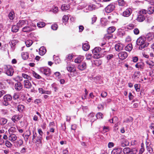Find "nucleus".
<instances>
[{"mask_svg": "<svg viewBox=\"0 0 154 154\" xmlns=\"http://www.w3.org/2000/svg\"><path fill=\"white\" fill-rule=\"evenodd\" d=\"M147 12V10H146L145 9H143L140 11L139 12V14H140L141 15H143L145 14H146Z\"/></svg>", "mask_w": 154, "mask_h": 154, "instance_id": "603ef678", "label": "nucleus"}, {"mask_svg": "<svg viewBox=\"0 0 154 154\" xmlns=\"http://www.w3.org/2000/svg\"><path fill=\"white\" fill-rule=\"evenodd\" d=\"M145 38L148 42L151 43L153 42L152 40L154 39V36L152 34L149 33L146 35Z\"/></svg>", "mask_w": 154, "mask_h": 154, "instance_id": "ddd939ff", "label": "nucleus"}, {"mask_svg": "<svg viewBox=\"0 0 154 154\" xmlns=\"http://www.w3.org/2000/svg\"><path fill=\"white\" fill-rule=\"evenodd\" d=\"M41 72L47 76H49L51 74L50 69L48 68L43 67L40 69Z\"/></svg>", "mask_w": 154, "mask_h": 154, "instance_id": "39448f33", "label": "nucleus"}, {"mask_svg": "<svg viewBox=\"0 0 154 154\" xmlns=\"http://www.w3.org/2000/svg\"><path fill=\"white\" fill-rule=\"evenodd\" d=\"M140 72L139 71H136L134 74V78H139L140 75Z\"/></svg>", "mask_w": 154, "mask_h": 154, "instance_id": "49530a36", "label": "nucleus"}, {"mask_svg": "<svg viewBox=\"0 0 154 154\" xmlns=\"http://www.w3.org/2000/svg\"><path fill=\"white\" fill-rule=\"evenodd\" d=\"M58 27V26L56 24H54L52 25L51 26V29L53 30H56Z\"/></svg>", "mask_w": 154, "mask_h": 154, "instance_id": "5fc2aeb1", "label": "nucleus"}, {"mask_svg": "<svg viewBox=\"0 0 154 154\" xmlns=\"http://www.w3.org/2000/svg\"><path fill=\"white\" fill-rule=\"evenodd\" d=\"M131 13V9L130 8H128L123 12L122 15L125 17H128L130 16Z\"/></svg>", "mask_w": 154, "mask_h": 154, "instance_id": "9d476101", "label": "nucleus"}, {"mask_svg": "<svg viewBox=\"0 0 154 154\" xmlns=\"http://www.w3.org/2000/svg\"><path fill=\"white\" fill-rule=\"evenodd\" d=\"M146 148L150 154H152V153L153 150L150 144H149V143H146Z\"/></svg>", "mask_w": 154, "mask_h": 154, "instance_id": "b1692460", "label": "nucleus"}, {"mask_svg": "<svg viewBox=\"0 0 154 154\" xmlns=\"http://www.w3.org/2000/svg\"><path fill=\"white\" fill-rule=\"evenodd\" d=\"M134 87L137 91H140V86L139 84H135L134 85Z\"/></svg>", "mask_w": 154, "mask_h": 154, "instance_id": "6e6d98bb", "label": "nucleus"}, {"mask_svg": "<svg viewBox=\"0 0 154 154\" xmlns=\"http://www.w3.org/2000/svg\"><path fill=\"white\" fill-rule=\"evenodd\" d=\"M19 27L17 25H13L11 28V31L13 32H18L19 30Z\"/></svg>", "mask_w": 154, "mask_h": 154, "instance_id": "c756f323", "label": "nucleus"}, {"mask_svg": "<svg viewBox=\"0 0 154 154\" xmlns=\"http://www.w3.org/2000/svg\"><path fill=\"white\" fill-rule=\"evenodd\" d=\"M31 133L30 130L29 129L26 131L23 134V136L25 139V140L26 141L28 140L29 137L31 135Z\"/></svg>", "mask_w": 154, "mask_h": 154, "instance_id": "f8f14e48", "label": "nucleus"}, {"mask_svg": "<svg viewBox=\"0 0 154 154\" xmlns=\"http://www.w3.org/2000/svg\"><path fill=\"white\" fill-rule=\"evenodd\" d=\"M8 139L11 141H15L17 138L16 135L14 134H11L8 136Z\"/></svg>", "mask_w": 154, "mask_h": 154, "instance_id": "4be33fe9", "label": "nucleus"}, {"mask_svg": "<svg viewBox=\"0 0 154 154\" xmlns=\"http://www.w3.org/2000/svg\"><path fill=\"white\" fill-rule=\"evenodd\" d=\"M123 152L125 154H136L137 150L135 148L125 147L123 149Z\"/></svg>", "mask_w": 154, "mask_h": 154, "instance_id": "f03ea898", "label": "nucleus"}, {"mask_svg": "<svg viewBox=\"0 0 154 154\" xmlns=\"http://www.w3.org/2000/svg\"><path fill=\"white\" fill-rule=\"evenodd\" d=\"M119 58L121 60L125 59L128 56V54L126 52H121L118 54Z\"/></svg>", "mask_w": 154, "mask_h": 154, "instance_id": "1a4fd4ad", "label": "nucleus"}, {"mask_svg": "<svg viewBox=\"0 0 154 154\" xmlns=\"http://www.w3.org/2000/svg\"><path fill=\"white\" fill-rule=\"evenodd\" d=\"M107 95V93L105 91H103L102 92L101 94V96L103 98L106 97Z\"/></svg>", "mask_w": 154, "mask_h": 154, "instance_id": "13d9d810", "label": "nucleus"}, {"mask_svg": "<svg viewBox=\"0 0 154 154\" xmlns=\"http://www.w3.org/2000/svg\"><path fill=\"white\" fill-rule=\"evenodd\" d=\"M95 114L94 113H91L88 115V118L91 120V122H93L95 119H93V118L94 117Z\"/></svg>", "mask_w": 154, "mask_h": 154, "instance_id": "4c0bfd02", "label": "nucleus"}, {"mask_svg": "<svg viewBox=\"0 0 154 154\" xmlns=\"http://www.w3.org/2000/svg\"><path fill=\"white\" fill-rule=\"evenodd\" d=\"M103 117V115L101 112H98L96 116V117L97 119H102Z\"/></svg>", "mask_w": 154, "mask_h": 154, "instance_id": "8fccbe9b", "label": "nucleus"}, {"mask_svg": "<svg viewBox=\"0 0 154 154\" xmlns=\"http://www.w3.org/2000/svg\"><path fill=\"white\" fill-rule=\"evenodd\" d=\"M139 29L137 28L135 29L134 30V32L135 34V35H138L139 33Z\"/></svg>", "mask_w": 154, "mask_h": 154, "instance_id": "e2e57ef3", "label": "nucleus"}, {"mask_svg": "<svg viewBox=\"0 0 154 154\" xmlns=\"http://www.w3.org/2000/svg\"><path fill=\"white\" fill-rule=\"evenodd\" d=\"M17 42V40L13 39L9 43L10 44L11 47L14 49V47Z\"/></svg>", "mask_w": 154, "mask_h": 154, "instance_id": "c9c22d12", "label": "nucleus"}, {"mask_svg": "<svg viewBox=\"0 0 154 154\" xmlns=\"http://www.w3.org/2000/svg\"><path fill=\"white\" fill-rule=\"evenodd\" d=\"M4 100L6 101H11L12 99V97L9 94H7L5 95L3 97Z\"/></svg>", "mask_w": 154, "mask_h": 154, "instance_id": "2f4dec72", "label": "nucleus"}, {"mask_svg": "<svg viewBox=\"0 0 154 154\" xmlns=\"http://www.w3.org/2000/svg\"><path fill=\"white\" fill-rule=\"evenodd\" d=\"M69 6L68 5L64 4L62 6L61 9L63 11H65L69 9Z\"/></svg>", "mask_w": 154, "mask_h": 154, "instance_id": "72a5a7b5", "label": "nucleus"}, {"mask_svg": "<svg viewBox=\"0 0 154 154\" xmlns=\"http://www.w3.org/2000/svg\"><path fill=\"white\" fill-rule=\"evenodd\" d=\"M145 19V17L143 15H141L138 14V17L137 18V20L139 22L143 21Z\"/></svg>", "mask_w": 154, "mask_h": 154, "instance_id": "412c9836", "label": "nucleus"}, {"mask_svg": "<svg viewBox=\"0 0 154 154\" xmlns=\"http://www.w3.org/2000/svg\"><path fill=\"white\" fill-rule=\"evenodd\" d=\"M132 45L131 44H128L125 48V50L128 51H131L132 50Z\"/></svg>", "mask_w": 154, "mask_h": 154, "instance_id": "ea45409f", "label": "nucleus"}, {"mask_svg": "<svg viewBox=\"0 0 154 154\" xmlns=\"http://www.w3.org/2000/svg\"><path fill=\"white\" fill-rule=\"evenodd\" d=\"M115 49L116 51H119L123 50L124 46L122 44L117 43L115 45Z\"/></svg>", "mask_w": 154, "mask_h": 154, "instance_id": "f3484780", "label": "nucleus"}, {"mask_svg": "<svg viewBox=\"0 0 154 154\" xmlns=\"http://www.w3.org/2000/svg\"><path fill=\"white\" fill-rule=\"evenodd\" d=\"M122 152V149L117 148L113 149L111 152L112 154H120Z\"/></svg>", "mask_w": 154, "mask_h": 154, "instance_id": "5701e85b", "label": "nucleus"}, {"mask_svg": "<svg viewBox=\"0 0 154 154\" xmlns=\"http://www.w3.org/2000/svg\"><path fill=\"white\" fill-rule=\"evenodd\" d=\"M115 8V6L113 5H109L105 8V11L107 13H110Z\"/></svg>", "mask_w": 154, "mask_h": 154, "instance_id": "6e6552de", "label": "nucleus"}, {"mask_svg": "<svg viewBox=\"0 0 154 154\" xmlns=\"http://www.w3.org/2000/svg\"><path fill=\"white\" fill-rule=\"evenodd\" d=\"M69 17L67 15H65L63 17V22L66 23L68 20Z\"/></svg>", "mask_w": 154, "mask_h": 154, "instance_id": "3c124183", "label": "nucleus"}, {"mask_svg": "<svg viewBox=\"0 0 154 154\" xmlns=\"http://www.w3.org/2000/svg\"><path fill=\"white\" fill-rule=\"evenodd\" d=\"M67 69L68 71L70 72H74L76 70V68L75 67L70 65L67 66Z\"/></svg>", "mask_w": 154, "mask_h": 154, "instance_id": "bb28decb", "label": "nucleus"}, {"mask_svg": "<svg viewBox=\"0 0 154 154\" xmlns=\"http://www.w3.org/2000/svg\"><path fill=\"white\" fill-rule=\"evenodd\" d=\"M19 28H21L23 27L26 25L28 24V22L26 20H20L17 23Z\"/></svg>", "mask_w": 154, "mask_h": 154, "instance_id": "423d86ee", "label": "nucleus"}, {"mask_svg": "<svg viewBox=\"0 0 154 154\" xmlns=\"http://www.w3.org/2000/svg\"><path fill=\"white\" fill-rule=\"evenodd\" d=\"M15 89L17 91L20 90L23 88L22 85L20 82L15 83L14 86Z\"/></svg>", "mask_w": 154, "mask_h": 154, "instance_id": "6ab92c4d", "label": "nucleus"}, {"mask_svg": "<svg viewBox=\"0 0 154 154\" xmlns=\"http://www.w3.org/2000/svg\"><path fill=\"white\" fill-rule=\"evenodd\" d=\"M32 74L33 76L35 78L38 79H40L41 78V76L35 72L33 71L32 72Z\"/></svg>", "mask_w": 154, "mask_h": 154, "instance_id": "09e8293b", "label": "nucleus"}, {"mask_svg": "<svg viewBox=\"0 0 154 154\" xmlns=\"http://www.w3.org/2000/svg\"><path fill=\"white\" fill-rule=\"evenodd\" d=\"M52 87L54 89L55 92H56L58 90V88L57 87V86L55 84H53L52 85Z\"/></svg>", "mask_w": 154, "mask_h": 154, "instance_id": "338daca9", "label": "nucleus"}, {"mask_svg": "<svg viewBox=\"0 0 154 154\" xmlns=\"http://www.w3.org/2000/svg\"><path fill=\"white\" fill-rule=\"evenodd\" d=\"M114 146V143L112 142H109L108 145V147L109 148H111L113 147Z\"/></svg>", "mask_w": 154, "mask_h": 154, "instance_id": "69168bd1", "label": "nucleus"}, {"mask_svg": "<svg viewBox=\"0 0 154 154\" xmlns=\"http://www.w3.org/2000/svg\"><path fill=\"white\" fill-rule=\"evenodd\" d=\"M4 69L7 75L11 76L13 75L14 70L11 66L10 65L6 66L5 67Z\"/></svg>", "mask_w": 154, "mask_h": 154, "instance_id": "7ed1b4c3", "label": "nucleus"}, {"mask_svg": "<svg viewBox=\"0 0 154 154\" xmlns=\"http://www.w3.org/2000/svg\"><path fill=\"white\" fill-rule=\"evenodd\" d=\"M37 136V133L36 132H34L33 131V135H32V140L33 141H35V138Z\"/></svg>", "mask_w": 154, "mask_h": 154, "instance_id": "680f3d73", "label": "nucleus"}, {"mask_svg": "<svg viewBox=\"0 0 154 154\" xmlns=\"http://www.w3.org/2000/svg\"><path fill=\"white\" fill-rule=\"evenodd\" d=\"M104 103L102 104H100L98 106L97 108L98 109H103L104 106Z\"/></svg>", "mask_w": 154, "mask_h": 154, "instance_id": "052dcab7", "label": "nucleus"}, {"mask_svg": "<svg viewBox=\"0 0 154 154\" xmlns=\"http://www.w3.org/2000/svg\"><path fill=\"white\" fill-rule=\"evenodd\" d=\"M144 63L142 62L138 63L135 65V67L139 69H143L144 67Z\"/></svg>", "mask_w": 154, "mask_h": 154, "instance_id": "f704fd0d", "label": "nucleus"}, {"mask_svg": "<svg viewBox=\"0 0 154 154\" xmlns=\"http://www.w3.org/2000/svg\"><path fill=\"white\" fill-rule=\"evenodd\" d=\"M25 43L27 47H29L32 44L33 42L32 40H27L26 41Z\"/></svg>", "mask_w": 154, "mask_h": 154, "instance_id": "79ce46f5", "label": "nucleus"}, {"mask_svg": "<svg viewBox=\"0 0 154 154\" xmlns=\"http://www.w3.org/2000/svg\"><path fill=\"white\" fill-rule=\"evenodd\" d=\"M101 48L99 47L95 48L92 51V52L94 54V58L96 59H97L100 58L101 55L100 54L99 52L101 51Z\"/></svg>", "mask_w": 154, "mask_h": 154, "instance_id": "20e7f679", "label": "nucleus"}, {"mask_svg": "<svg viewBox=\"0 0 154 154\" xmlns=\"http://www.w3.org/2000/svg\"><path fill=\"white\" fill-rule=\"evenodd\" d=\"M146 63L149 66V67L152 68L154 67V62L152 61L147 60L146 61Z\"/></svg>", "mask_w": 154, "mask_h": 154, "instance_id": "a878e982", "label": "nucleus"}, {"mask_svg": "<svg viewBox=\"0 0 154 154\" xmlns=\"http://www.w3.org/2000/svg\"><path fill=\"white\" fill-rule=\"evenodd\" d=\"M29 80H26L24 81V87L26 88L30 89L32 87V85Z\"/></svg>", "mask_w": 154, "mask_h": 154, "instance_id": "4468645a", "label": "nucleus"}, {"mask_svg": "<svg viewBox=\"0 0 154 154\" xmlns=\"http://www.w3.org/2000/svg\"><path fill=\"white\" fill-rule=\"evenodd\" d=\"M13 98L14 100H16L19 98L18 95L17 94L15 93L13 96Z\"/></svg>", "mask_w": 154, "mask_h": 154, "instance_id": "0e129e2a", "label": "nucleus"}, {"mask_svg": "<svg viewBox=\"0 0 154 154\" xmlns=\"http://www.w3.org/2000/svg\"><path fill=\"white\" fill-rule=\"evenodd\" d=\"M23 117L22 115H15L13 116L11 118L12 121L14 123L18 121Z\"/></svg>", "mask_w": 154, "mask_h": 154, "instance_id": "0eeeda50", "label": "nucleus"}, {"mask_svg": "<svg viewBox=\"0 0 154 154\" xmlns=\"http://www.w3.org/2000/svg\"><path fill=\"white\" fill-rule=\"evenodd\" d=\"M147 12L149 14H152L154 11V7L153 6L149 7L147 9Z\"/></svg>", "mask_w": 154, "mask_h": 154, "instance_id": "58836bf2", "label": "nucleus"}, {"mask_svg": "<svg viewBox=\"0 0 154 154\" xmlns=\"http://www.w3.org/2000/svg\"><path fill=\"white\" fill-rule=\"evenodd\" d=\"M116 29V28L113 26L109 27L107 29V32L109 34L113 32Z\"/></svg>", "mask_w": 154, "mask_h": 154, "instance_id": "473e14b6", "label": "nucleus"}, {"mask_svg": "<svg viewBox=\"0 0 154 154\" xmlns=\"http://www.w3.org/2000/svg\"><path fill=\"white\" fill-rule=\"evenodd\" d=\"M90 48V46L88 43L83 44L82 48L85 51L88 50Z\"/></svg>", "mask_w": 154, "mask_h": 154, "instance_id": "7c9ffc66", "label": "nucleus"}, {"mask_svg": "<svg viewBox=\"0 0 154 154\" xmlns=\"http://www.w3.org/2000/svg\"><path fill=\"white\" fill-rule=\"evenodd\" d=\"M129 142L127 140L123 139L121 143V146L123 147L128 146Z\"/></svg>", "mask_w": 154, "mask_h": 154, "instance_id": "cd10ccee", "label": "nucleus"}, {"mask_svg": "<svg viewBox=\"0 0 154 154\" xmlns=\"http://www.w3.org/2000/svg\"><path fill=\"white\" fill-rule=\"evenodd\" d=\"M34 29L32 27H30L29 26H26L23 27L22 29V30L24 32H30L33 31Z\"/></svg>", "mask_w": 154, "mask_h": 154, "instance_id": "2eb2a0df", "label": "nucleus"}, {"mask_svg": "<svg viewBox=\"0 0 154 154\" xmlns=\"http://www.w3.org/2000/svg\"><path fill=\"white\" fill-rule=\"evenodd\" d=\"M58 11V8L57 7L53 6V12L55 13H56Z\"/></svg>", "mask_w": 154, "mask_h": 154, "instance_id": "bf43d9fd", "label": "nucleus"}, {"mask_svg": "<svg viewBox=\"0 0 154 154\" xmlns=\"http://www.w3.org/2000/svg\"><path fill=\"white\" fill-rule=\"evenodd\" d=\"M137 44L139 45V49L142 50L147 47L149 45V43L146 42V38L145 37L141 36L137 40Z\"/></svg>", "mask_w": 154, "mask_h": 154, "instance_id": "f257e3e1", "label": "nucleus"}, {"mask_svg": "<svg viewBox=\"0 0 154 154\" xmlns=\"http://www.w3.org/2000/svg\"><path fill=\"white\" fill-rule=\"evenodd\" d=\"M21 56L23 60H26L29 57V54L27 52H23L21 54Z\"/></svg>", "mask_w": 154, "mask_h": 154, "instance_id": "e433bc0d", "label": "nucleus"}, {"mask_svg": "<svg viewBox=\"0 0 154 154\" xmlns=\"http://www.w3.org/2000/svg\"><path fill=\"white\" fill-rule=\"evenodd\" d=\"M45 23L43 22H39L37 24V26L39 28H42L45 26Z\"/></svg>", "mask_w": 154, "mask_h": 154, "instance_id": "a18cd8bd", "label": "nucleus"}, {"mask_svg": "<svg viewBox=\"0 0 154 154\" xmlns=\"http://www.w3.org/2000/svg\"><path fill=\"white\" fill-rule=\"evenodd\" d=\"M87 67L86 63L85 62H82L78 66V69L81 71H82L85 69Z\"/></svg>", "mask_w": 154, "mask_h": 154, "instance_id": "9b49d317", "label": "nucleus"}, {"mask_svg": "<svg viewBox=\"0 0 154 154\" xmlns=\"http://www.w3.org/2000/svg\"><path fill=\"white\" fill-rule=\"evenodd\" d=\"M46 51L45 48L44 47H41L39 49V53L40 55L42 56L45 54Z\"/></svg>", "mask_w": 154, "mask_h": 154, "instance_id": "aec40b11", "label": "nucleus"}, {"mask_svg": "<svg viewBox=\"0 0 154 154\" xmlns=\"http://www.w3.org/2000/svg\"><path fill=\"white\" fill-rule=\"evenodd\" d=\"M5 145L8 148H11L12 146V144L8 141L6 140L5 142Z\"/></svg>", "mask_w": 154, "mask_h": 154, "instance_id": "de8ad7c7", "label": "nucleus"}, {"mask_svg": "<svg viewBox=\"0 0 154 154\" xmlns=\"http://www.w3.org/2000/svg\"><path fill=\"white\" fill-rule=\"evenodd\" d=\"M118 3L119 5L122 8H124L127 6V4L124 0H118Z\"/></svg>", "mask_w": 154, "mask_h": 154, "instance_id": "a211bd4d", "label": "nucleus"}, {"mask_svg": "<svg viewBox=\"0 0 154 154\" xmlns=\"http://www.w3.org/2000/svg\"><path fill=\"white\" fill-rule=\"evenodd\" d=\"M38 132L39 134V136H41V137H42V135L43 134V132L42 131V129L40 128L38 129Z\"/></svg>", "mask_w": 154, "mask_h": 154, "instance_id": "774afa93", "label": "nucleus"}, {"mask_svg": "<svg viewBox=\"0 0 154 154\" xmlns=\"http://www.w3.org/2000/svg\"><path fill=\"white\" fill-rule=\"evenodd\" d=\"M25 106L22 105H19L17 106L18 110L20 112H22L24 109Z\"/></svg>", "mask_w": 154, "mask_h": 154, "instance_id": "37998d69", "label": "nucleus"}, {"mask_svg": "<svg viewBox=\"0 0 154 154\" xmlns=\"http://www.w3.org/2000/svg\"><path fill=\"white\" fill-rule=\"evenodd\" d=\"M42 137L41 136H38L36 137L35 143L37 146H39L42 145Z\"/></svg>", "mask_w": 154, "mask_h": 154, "instance_id": "dca6fc26", "label": "nucleus"}, {"mask_svg": "<svg viewBox=\"0 0 154 154\" xmlns=\"http://www.w3.org/2000/svg\"><path fill=\"white\" fill-rule=\"evenodd\" d=\"M141 148L140 149V150L138 154H142L144 151V147H143V143L141 144Z\"/></svg>", "mask_w": 154, "mask_h": 154, "instance_id": "864d4df0", "label": "nucleus"}, {"mask_svg": "<svg viewBox=\"0 0 154 154\" xmlns=\"http://www.w3.org/2000/svg\"><path fill=\"white\" fill-rule=\"evenodd\" d=\"M8 120L4 118L0 117V125H4L7 123Z\"/></svg>", "mask_w": 154, "mask_h": 154, "instance_id": "c85d7f7f", "label": "nucleus"}, {"mask_svg": "<svg viewBox=\"0 0 154 154\" xmlns=\"http://www.w3.org/2000/svg\"><path fill=\"white\" fill-rule=\"evenodd\" d=\"M8 17L10 20H13L14 17V12L11 11L8 14Z\"/></svg>", "mask_w": 154, "mask_h": 154, "instance_id": "c03bdc74", "label": "nucleus"}, {"mask_svg": "<svg viewBox=\"0 0 154 154\" xmlns=\"http://www.w3.org/2000/svg\"><path fill=\"white\" fill-rule=\"evenodd\" d=\"M22 76L24 78L27 79V80H31L32 79L30 76L25 73H22Z\"/></svg>", "mask_w": 154, "mask_h": 154, "instance_id": "a19ab883", "label": "nucleus"}, {"mask_svg": "<svg viewBox=\"0 0 154 154\" xmlns=\"http://www.w3.org/2000/svg\"><path fill=\"white\" fill-rule=\"evenodd\" d=\"M84 57L83 56H79L75 60V63H80L83 60Z\"/></svg>", "mask_w": 154, "mask_h": 154, "instance_id": "393cba45", "label": "nucleus"}, {"mask_svg": "<svg viewBox=\"0 0 154 154\" xmlns=\"http://www.w3.org/2000/svg\"><path fill=\"white\" fill-rule=\"evenodd\" d=\"M85 94L84 97H82V99H86L87 97V95L88 94V92L87 91V89H85Z\"/></svg>", "mask_w": 154, "mask_h": 154, "instance_id": "4d7b16f0", "label": "nucleus"}]
</instances>
